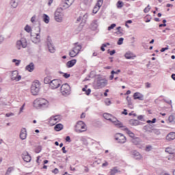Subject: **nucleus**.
<instances>
[{
    "instance_id": "nucleus-27",
    "label": "nucleus",
    "mask_w": 175,
    "mask_h": 175,
    "mask_svg": "<svg viewBox=\"0 0 175 175\" xmlns=\"http://www.w3.org/2000/svg\"><path fill=\"white\" fill-rule=\"evenodd\" d=\"M129 123L131 125H133L134 126H137V125H140V124H142V122H140L139 120L134 119L131 120L129 121Z\"/></svg>"
},
{
    "instance_id": "nucleus-50",
    "label": "nucleus",
    "mask_w": 175,
    "mask_h": 175,
    "mask_svg": "<svg viewBox=\"0 0 175 175\" xmlns=\"http://www.w3.org/2000/svg\"><path fill=\"white\" fill-rule=\"evenodd\" d=\"M63 74V77H64V79H69V77H70V74H68V73H64V72H60Z\"/></svg>"
},
{
    "instance_id": "nucleus-2",
    "label": "nucleus",
    "mask_w": 175,
    "mask_h": 175,
    "mask_svg": "<svg viewBox=\"0 0 175 175\" xmlns=\"http://www.w3.org/2000/svg\"><path fill=\"white\" fill-rule=\"evenodd\" d=\"M40 91V82H39V81L33 82L31 87V92L32 95H34V96L38 95Z\"/></svg>"
},
{
    "instance_id": "nucleus-17",
    "label": "nucleus",
    "mask_w": 175,
    "mask_h": 175,
    "mask_svg": "<svg viewBox=\"0 0 175 175\" xmlns=\"http://www.w3.org/2000/svg\"><path fill=\"white\" fill-rule=\"evenodd\" d=\"M22 158L25 162H31V155H29V153H28V152L23 153Z\"/></svg>"
},
{
    "instance_id": "nucleus-45",
    "label": "nucleus",
    "mask_w": 175,
    "mask_h": 175,
    "mask_svg": "<svg viewBox=\"0 0 175 175\" xmlns=\"http://www.w3.org/2000/svg\"><path fill=\"white\" fill-rule=\"evenodd\" d=\"M25 31H26V32H28L29 33V32H31V28L29 27V25H27L25 27Z\"/></svg>"
},
{
    "instance_id": "nucleus-5",
    "label": "nucleus",
    "mask_w": 175,
    "mask_h": 175,
    "mask_svg": "<svg viewBox=\"0 0 175 175\" xmlns=\"http://www.w3.org/2000/svg\"><path fill=\"white\" fill-rule=\"evenodd\" d=\"M34 103L37 105L38 107L40 109H44L49 107V102L44 98H40L38 100H34Z\"/></svg>"
},
{
    "instance_id": "nucleus-64",
    "label": "nucleus",
    "mask_w": 175,
    "mask_h": 175,
    "mask_svg": "<svg viewBox=\"0 0 175 175\" xmlns=\"http://www.w3.org/2000/svg\"><path fill=\"white\" fill-rule=\"evenodd\" d=\"M90 94H91V89L86 90L85 94L88 96Z\"/></svg>"
},
{
    "instance_id": "nucleus-44",
    "label": "nucleus",
    "mask_w": 175,
    "mask_h": 175,
    "mask_svg": "<svg viewBox=\"0 0 175 175\" xmlns=\"http://www.w3.org/2000/svg\"><path fill=\"white\" fill-rule=\"evenodd\" d=\"M40 151H42V146H38L36 149H35V152L36 154H39V152H40Z\"/></svg>"
},
{
    "instance_id": "nucleus-63",
    "label": "nucleus",
    "mask_w": 175,
    "mask_h": 175,
    "mask_svg": "<svg viewBox=\"0 0 175 175\" xmlns=\"http://www.w3.org/2000/svg\"><path fill=\"white\" fill-rule=\"evenodd\" d=\"M84 173H88V172H90V168H88L87 166H84Z\"/></svg>"
},
{
    "instance_id": "nucleus-16",
    "label": "nucleus",
    "mask_w": 175,
    "mask_h": 175,
    "mask_svg": "<svg viewBox=\"0 0 175 175\" xmlns=\"http://www.w3.org/2000/svg\"><path fill=\"white\" fill-rule=\"evenodd\" d=\"M87 18H88V14L85 13L77 18V23H80V21H81V23H87Z\"/></svg>"
},
{
    "instance_id": "nucleus-34",
    "label": "nucleus",
    "mask_w": 175,
    "mask_h": 175,
    "mask_svg": "<svg viewBox=\"0 0 175 175\" xmlns=\"http://www.w3.org/2000/svg\"><path fill=\"white\" fill-rule=\"evenodd\" d=\"M60 116H52L50 118V121H55V122H59L60 121Z\"/></svg>"
},
{
    "instance_id": "nucleus-36",
    "label": "nucleus",
    "mask_w": 175,
    "mask_h": 175,
    "mask_svg": "<svg viewBox=\"0 0 175 175\" xmlns=\"http://www.w3.org/2000/svg\"><path fill=\"white\" fill-rule=\"evenodd\" d=\"M126 131V133L130 136L132 139L135 138V133H133L131 130L128 129V128H126L124 129Z\"/></svg>"
},
{
    "instance_id": "nucleus-53",
    "label": "nucleus",
    "mask_w": 175,
    "mask_h": 175,
    "mask_svg": "<svg viewBox=\"0 0 175 175\" xmlns=\"http://www.w3.org/2000/svg\"><path fill=\"white\" fill-rule=\"evenodd\" d=\"M151 150H152V146L148 145L146 147V151L149 152L151 151Z\"/></svg>"
},
{
    "instance_id": "nucleus-28",
    "label": "nucleus",
    "mask_w": 175,
    "mask_h": 175,
    "mask_svg": "<svg viewBox=\"0 0 175 175\" xmlns=\"http://www.w3.org/2000/svg\"><path fill=\"white\" fill-rule=\"evenodd\" d=\"M127 105L129 109H133V104L132 103V98L129 96L126 97Z\"/></svg>"
},
{
    "instance_id": "nucleus-3",
    "label": "nucleus",
    "mask_w": 175,
    "mask_h": 175,
    "mask_svg": "<svg viewBox=\"0 0 175 175\" xmlns=\"http://www.w3.org/2000/svg\"><path fill=\"white\" fill-rule=\"evenodd\" d=\"M28 46V42L25 38H21V40H17L16 42V49L17 50H21V49H26Z\"/></svg>"
},
{
    "instance_id": "nucleus-39",
    "label": "nucleus",
    "mask_w": 175,
    "mask_h": 175,
    "mask_svg": "<svg viewBox=\"0 0 175 175\" xmlns=\"http://www.w3.org/2000/svg\"><path fill=\"white\" fill-rule=\"evenodd\" d=\"M116 6L118 8V9H121L123 6H124V2L121 1H118Z\"/></svg>"
},
{
    "instance_id": "nucleus-56",
    "label": "nucleus",
    "mask_w": 175,
    "mask_h": 175,
    "mask_svg": "<svg viewBox=\"0 0 175 175\" xmlns=\"http://www.w3.org/2000/svg\"><path fill=\"white\" fill-rule=\"evenodd\" d=\"M150 5H148L144 10V13H148V12H150Z\"/></svg>"
},
{
    "instance_id": "nucleus-31",
    "label": "nucleus",
    "mask_w": 175,
    "mask_h": 175,
    "mask_svg": "<svg viewBox=\"0 0 175 175\" xmlns=\"http://www.w3.org/2000/svg\"><path fill=\"white\" fill-rule=\"evenodd\" d=\"M53 81V79H51V77L47 76L44 79V84H51V82Z\"/></svg>"
},
{
    "instance_id": "nucleus-18",
    "label": "nucleus",
    "mask_w": 175,
    "mask_h": 175,
    "mask_svg": "<svg viewBox=\"0 0 175 175\" xmlns=\"http://www.w3.org/2000/svg\"><path fill=\"white\" fill-rule=\"evenodd\" d=\"M98 27H99L98 20H94L90 25L91 29H92V31H96V29H98Z\"/></svg>"
},
{
    "instance_id": "nucleus-49",
    "label": "nucleus",
    "mask_w": 175,
    "mask_h": 175,
    "mask_svg": "<svg viewBox=\"0 0 175 175\" xmlns=\"http://www.w3.org/2000/svg\"><path fill=\"white\" fill-rule=\"evenodd\" d=\"M12 170H13L12 167H8V169L6 173H5V175H9L10 174H11Z\"/></svg>"
},
{
    "instance_id": "nucleus-41",
    "label": "nucleus",
    "mask_w": 175,
    "mask_h": 175,
    "mask_svg": "<svg viewBox=\"0 0 175 175\" xmlns=\"http://www.w3.org/2000/svg\"><path fill=\"white\" fill-rule=\"evenodd\" d=\"M165 152H167L168 154H174V150H173L172 148H166Z\"/></svg>"
},
{
    "instance_id": "nucleus-55",
    "label": "nucleus",
    "mask_w": 175,
    "mask_h": 175,
    "mask_svg": "<svg viewBox=\"0 0 175 175\" xmlns=\"http://www.w3.org/2000/svg\"><path fill=\"white\" fill-rule=\"evenodd\" d=\"M91 2H92V0H83V3H85V5H90Z\"/></svg>"
},
{
    "instance_id": "nucleus-54",
    "label": "nucleus",
    "mask_w": 175,
    "mask_h": 175,
    "mask_svg": "<svg viewBox=\"0 0 175 175\" xmlns=\"http://www.w3.org/2000/svg\"><path fill=\"white\" fill-rule=\"evenodd\" d=\"M5 40V37H3V36L0 35V44H2V43H3Z\"/></svg>"
},
{
    "instance_id": "nucleus-32",
    "label": "nucleus",
    "mask_w": 175,
    "mask_h": 175,
    "mask_svg": "<svg viewBox=\"0 0 175 175\" xmlns=\"http://www.w3.org/2000/svg\"><path fill=\"white\" fill-rule=\"evenodd\" d=\"M69 55L72 58H75V57H77V55H79V53L75 51V49H72L71 51H69Z\"/></svg>"
},
{
    "instance_id": "nucleus-42",
    "label": "nucleus",
    "mask_w": 175,
    "mask_h": 175,
    "mask_svg": "<svg viewBox=\"0 0 175 175\" xmlns=\"http://www.w3.org/2000/svg\"><path fill=\"white\" fill-rule=\"evenodd\" d=\"M103 3V0H98L95 6L100 9V6H102Z\"/></svg>"
},
{
    "instance_id": "nucleus-59",
    "label": "nucleus",
    "mask_w": 175,
    "mask_h": 175,
    "mask_svg": "<svg viewBox=\"0 0 175 175\" xmlns=\"http://www.w3.org/2000/svg\"><path fill=\"white\" fill-rule=\"evenodd\" d=\"M59 171L58 170V168H55L53 171L52 173H54V174H58V172Z\"/></svg>"
},
{
    "instance_id": "nucleus-24",
    "label": "nucleus",
    "mask_w": 175,
    "mask_h": 175,
    "mask_svg": "<svg viewBox=\"0 0 175 175\" xmlns=\"http://www.w3.org/2000/svg\"><path fill=\"white\" fill-rule=\"evenodd\" d=\"M175 139V133L171 132L166 136V140L168 142H172V140H174Z\"/></svg>"
},
{
    "instance_id": "nucleus-40",
    "label": "nucleus",
    "mask_w": 175,
    "mask_h": 175,
    "mask_svg": "<svg viewBox=\"0 0 175 175\" xmlns=\"http://www.w3.org/2000/svg\"><path fill=\"white\" fill-rule=\"evenodd\" d=\"M116 29L118 31H117L118 35H124V33H123L124 30L121 29V27H117Z\"/></svg>"
},
{
    "instance_id": "nucleus-61",
    "label": "nucleus",
    "mask_w": 175,
    "mask_h": 175,
    "mask_svg": "<svg viewBox=\"0 0 175 175\" xmlns=\"http://www.w3.org/2000/svg\"><path fill=\"white\" fill-rule=\"evenodd\" d=\"M13 116H14V113H7L5 114V117H12Z\"/></svg>"
},
{
    "instance_id": "nucleus-10",
    "label": "nucleus",
    "mask_w": 175,
    "mask_h": 175,
    "mask_svg": "<svg viewBox=\"0 0 175 175\" xmlns=\"http://www.w3.org/2000/svg\"><path fill=\"white\" fill-rule=\"evenodd\" d=\"M107 85V80L106 79L98 78L96 83V86L98 89L103 88Z\"/></svg>"
},
{
    "instance_id": "nucleus-33",
    "label": "nucleus",
    "mask_w": 175,
    "mask_h": 175,
    "mask_svg": "<svg viewBox=\"0 0 175 175\" xmlns=\"http://www.w3.org/2000/svg\"><path fill=\"white\" fill-rule=\"evenodd\" d=\"M10 5L12 8H13L14 9H16V8L18 6V2L17 1V0H11Z\"/></svg>"
},
{
    "instance_id": "nucleus-14",
    "label": "nucleus",
    "mask_w": 175,
    "mask_h": 175,
    "mask_svg": "<svg viewBox=\"0 0 175 175\" xmlns=\"http://www.w3.org/2000/svg\"><path fill=\"white\" fill-rule=\"evenodd\" d=\"M147 123L148 124L144 126L145 131L152 132V131H154V119H152V120H147Z\"/></svg>"
},
{
    "instance_id": "nucleus-22",
    "label": "nucleus",
    "mask_w": 175,
    "mask_h": 175,
    "mask_svg": "<svg viewBox=\"0 0 175 175\" xmlns=\"http://www.w3.org/2000/svg\"><path fill=\"white\" fill-rule=\"evenodd\" d=\"M134 99H138L139 100H143L144 99V96L139 92H135L133 94Z\"/></svg>"
},
{
    "instance_id": "nucleus-62",
    "label": "nucleus",
    "mask_w": 175,
    "mask_h": 175,
    "mask_svg": "<svg viewBox=\"0 0 175 175\" xmlns=\"http://www.w3.org/2000/svg\"><path fill=\"white\" fill-rule=\"evenodd\" d=\"M66 142H67L68 143H70V142H72V140L70 139V136H67L66 137Z\"/></svg>"
},
{
    "instance_id": "nucleus-46",
    "label": "nucleus",
    "mask_w": 175,
    "mask_h": 175,
    "mask_svg": "<svg viewBox=\"0 0 175 175\" xmlns=\"http://www.w3.org/2000/svg\"><path fill=\"white\" fill-rule=\"evenodd\" d=\"M124 43V38H119L117 44H118L119 46H121V44H122Z\"/></svg>"
},
{
    "instance_id": "nucleus-58",
    "label": "nucleus",
    "mask_w": 175,
    "mask_h": 175,
    "mask_svg": "<svg viewBox=\"0 0 175 175\" xmlns=\"http://www.w3.org/2000/svg\"><path fill=\"white\" fill-rule=\"evenodd\" d=\"M108 53H109L110 55H114L116 54V50H112L110 51V50H108Z\"/></svg>"
},
{
    "instance_id": "nucleus-19",
    "label": "nucleus",
    "mask_w": 175,
    "mask_h": 175,
    "mask_svg": "<svg viewBox=\"0 0 175 175\" xmlns=\"http://www.w3.org/2000/svg\"><path fill=\"white\" fill-rule=\"evenodd\" d=\"M132 155H133V157L134 158V159H137V161H140V159H142V158H143L142 157V154H140L139 152L136 150H133L132 152Z\"/></svg>"
},
{
    "instance_id": "nucleus-4",
    "label": "nucleus",
    "mask_w": 175,
    "mask_h": 175,
    "mask_svg": "<svg viewBox=\"0 0 175 175\" xmlns=\"http://www.w3.org/2000/svg\"><path fill=\"white\" fill-rule=\"evenodd\" d=\"M75 131L77 133H81V132H85L87 131V125L83 121H79L75 126Z\"/></svg>"
},
{
    "instance_id": "nucleus-15",
    "label": "nucleus",
    "mask_w": 175,
    "mask_h": 175,
    "mask_svg": "<svg viewBox=\"0 0 175 175\" xmlns=\"http://www.w3.org/2000/svg\"><path fill=\"white\" fill-rule=\"evenodd\" d=\"M73 2H75V0H63L62 6H63L64 9H68L73 5Z\"/></svg>"
},
{
    "instance_id": "nucleus-25",
    "label": "nucleus",
    "mask_w": 175,
    "mask_h": 175,
    "mask_svg": "<svg viewBox=\"0 0 175 175\" xmlns=\"http://www.w3.org/2000/svg\"><path fill=\"white\" fill-rule=\"evenodd\" d=\"M77 62V59L70 60L66 63V66L67 68H72V66H75V65H76Z\"/></svg>"
},
{
    "instance_id": "nucleus-43",
    "label": "nucleus",
    "mask_w": 175,
    "mask_h": 175,
    "mask_svg": "<svg viewBox=\"0 0 175 175\" xmlns=\"http://www.w3.org/2000/svg\"><path fill=\"white\" fill-rule=\"evenodd\" d=\"M12 62L15 63L16 66H18L20 65L21 60H17V59H13Z\"/></svg>"
},
{
    "instance_id": "nucleus-8",
    "label": "nucleus",
    "mask_w": 175,
    "mask_h": 175,
    "mask_svg": "<svg viewBox=\"0 0 175 175\" xmlns=\"http://www.w3.org/2000/svg\"><path fill=\"white\" fill-rule=\"evenodd\" d=\"M46 44L49 51L52 54H54V53H55V46H54V44H53V41L51 40V38H50V36L47 37Z\"/></svg>"
},
{
    "instance_id": "nucleus-35",
    "label": "nucleus",
    "mask_w": 175,
    "mask_h": 175,
    "mask_svg": "<svg viewBox=\"0 0 175 175\" xmlns=\"http://www.w3.org/2000/svg\"><path fill=\"white\" fill-rule=\"evenodd\" d=\"M131 142L135 146H137L138 144H140V138L139 137L133 138L131 139Z\"/></svg>"
},
{
    "instance_id": "nucleus-21",
    "label": "nucleus",
    "mask_w": 175,
    "mask_h": 175,
    "mask_svg": "<svg viewBox=\"0 0 175 175\" xmlns=\"http://www.w3.org/2000/svg\"><path fill=\"white\" fill-rule=\"evenodd\" d=\"M81 44H79V42H76L74 44V47L72 48V49L76 51L78 54L80 53V51H81Z\"/></svg>"
},
{
    "instance_id": "nucleus-38",
    "label": "nucleus",
    "mask_w": 175,
    "mask_h": 175,
    "mask_svg": "<svg viewBox=\"0 0 175 175\" xmlns=\"http://www.w3.org/2000/svg\"><path fill=\"white\" fill-rule=\"evenodd\" d=\"M169 122H172V124H175V116H170L168 118Z\"/></svg>"
},
{
    "instance_id": "nucleus-20",
    "label": "nucleus",
    "mask_w": 175,
    "mask_h": 175,
    "mask_svg": "<svg viewBox=\"0 0 175 175\" xmlns=\"http://www.w3.org/2000/svg\"><path fill=\"white\" fill-rule=\"evenodd\" d=\"M20 139L25 140L27 139V129H22L20 133Z\"/></svg>"
},
{
    "instance_id": "nucleus-9",
    "label": "nucleus",
    "mask_w": 175,
    "mask_h": 175,
    "mask_svg": "<svg viewBox=\"0 0 175 175\" xmlns=\"http://www.w3.org/2000/svg\"><path fill=\"white\" fill-rule=\"evenodd\" d=\"M60 91L62 95H70V86L68 83H64L61 86Z\"/></svg>"
},
{
    "instance_id": "nucleus-37",
    "label": "nucleus",
    "mask_w": 175,
    "mask_h": 175,
    "mask_svg": "<svg viewBox=\"0 0 175 175\" xmlns=\"http://www.w3.org/2000/svg\"><path fill=\"white\" fill-rule=\"evenodd\" d=\"M116 173H118V170H117V167H114L110 171V175H116Z\"/></svg>"
},
{
    "instance_id": "nucleus-51",
    "label": "nucleus",
    "mask_w": 175,
    "mask_h": 175,
    "mask_svg": "<svg viewBox=\"0 0 175 175\" xmlns=\"http://www.w3.org/2000/svg\"><path fill=\"white\" fill-rule=\"evenodd\" d=\"M99 8L96 7V5L94 6V9H93V13L94 14H96V13H98V12L99 11Z\"/></svg>"
},
{
    "instance_id": "nucleus-60",
    "label": "nucleus",
    "mask_w": 175,
    "mask_h": 175,
    "mask_svg": "<svg viewBox=\"0 0 175 175\" xmlns=\"http://www.w3.org/2000/svg\"><path fill=\"white\" fill-rule=\"evenodd\" d=\"M36 20V15H33L31 18V22L34 23L35 21Z\"/></svg>"
},
{
    "instance_id": "nucleus-29",
    "label": "nucleus",
    "mask_w": 175,
    "mask_h": 175,
    "mask_svg": "<svg viewBox=\"0 0 175 175\" xmlns=\"http://www.w3.org/2000/svg\"><path fill=\"white\" fill-rule=\"evenodd\" d=\"M54 129L56 132H59V131L64 129V125H62V124H57L55 126Z\"/></svg>"
},
{
    "instance_id": "nucleus-23",
    "label": "nucleus",
    "mask_w": 175,
    "mask_h": 175,
    "mask_svg": "<svg viewBox=\"0 0 175 175\" xmlns=\"http://www.w3.org/2000/svg\"><path fill=\"white\" fill-rule=\"evenodd\" d=\"M126 59H135L136 56L133 55V53L131 51L126 52L124 55Z\"/></svg>"
},
{
    "instance_id": "nucleus-48",
    "label": "nucleus",
    "mask_w": 175,
    "mask_h": 175,
    "mask_svg": "<svg viewBox=\"0 0 175 175\" xmlns=\"http://www.w3.org/2000/svg\"><path fill=\"white\" fill-rule=\"evenodd\" d=\"M105 103L107 106H110L111 105V100H110V99L109 98H107L105 100Z\"/></svg>"
},
{
    "instance_id": "nucleus-11",
    "label": "nucleus",
    "mask_w": 175,
    "mask_h": 175,
    "mask_svg": "<svg viewBox=\"0 0 175 175\" xmlns=\"http://www.w3.org/2000/svg\"><path fill=\"white\" fill-rule=\"evenodd\" d=\"M10 79L12 81H20L21 80V75H18V70L12 72Z\"/></svg>"
},
{
    "instance_id": "nucleus-7",
    "label": "nucleus",
    "mask_w": 175,
    "mask_h": 175,
    "mask_svg": "<svg viewBox=\"0 0 175 175\" xmlns=\"http://www.w3.org/2000/svg\"><path fill=\"white\" fill-rule=\"evenodd\" d=\"M36 30L38 33H36V36H31V40L33 43H40V26L36 27Z\"/></svg>"
},
{
    "instance_id": "nucleus-57",
    "label": "nucleus",
    "mask_w": 175,
    "mask_h": 175,
    "mask_svg": "<svg viewBox=\"0 0 175 175\" xmlns=\"http://www.w3.org/2000/svg\"><path fill=\"white\" fill-rule=\"evenodd\" d=\"M154 133H155V135H161V131L159 129H154Z\"/></svg>"
},
{
    "instance_id": "nucleus-26",
    "label": "nucleus",
    "mask_w": 175,
    "mask_h": 175,
    "mask_svg": "<svg viewBox=\"0 0 175 175\" xmlns=\"http://www.w3.org/2000/svg\"><path fill=\"white\" fill-rule=\"evenodd\" d=\"M34 69H35V65L32 62L25 67V70H28V72H33Z\"/></svg>"
},
{
    "instance_id": "nucleus-30",
    "label": "nucleus",
    "mask_w": 175,
    "mask_h": 175,
    "mask_svg": "<svg viewBox=\"0 0 175 175\" xmlns=\"http://www.w3.org/2000/svg\"><path fill=\"white\" fill-rule=\"evenodd\" d=\"M42 18L45 24H49L50 23V16H49V15L44 14L42 16Z\"/></svg>"
},
{
    "instance_id": "nucleus-52",
    "label": "nucleus",
    "mask_w": 175,
    "mask_h": 175,
    "mask_svg": "<svg viewBox=\"0 0 175 175\" xmlns=\"http://www.w3.org/2000/svg\"><path fill=\"white\" fill-rule=\"evenodd\" d=\"M118 73H121V70H118L117 71L112 70L111 72V75H118Z\"/></svg>"
},
{
    "instance_id": "nucleus-12",
    "label": "nucleus",
    "mask_w": 175,
    "mask_h": 175,
    "mask_svg": "<svg viewBox=\"0 0 175 175\" xmlns=\"http://www.w3.org/2000/svg\"><path fill=\"white\" fill-rule=\"evenodd\" d=\"M62 10L61 8H57L55 12V20L57 23H62V13L61 12Z\"/></svg>"
},
{
    "instance_id": "nucleus-13",
    "label": "nucleus",
    "mask_w": 175,
    "mask_h": 175,
    "mask_svg": "<svg viewBox=\"0 0 175 175\" xmlns=\"http://www.w3.org/2000/svg\"><path fill=\"white\" fill-rule=\"evenodd\" d=\"M115 139L121 144H124V143L126 142V137L122 133H117L115 136Z\"/></svg>"
},
{
    "instance_id": "nucleus-6",
    "label": "nucleus",
    "mask_w": 175,
    "mask_h": 175,
    "mask_svg": "<svg viewBox=\"0 0 175 175\" xmlns=\"http://www.w3.org/2000/svg\"><path fill=\"white\" fill-rule=\"evenodd\" d=\"M61 84H62V81L60 79H52L49 85V88L51 90H57V88L61 87Z\"/></svg>"
},
{
    "instance_id": "nucleus-47",
    "label": "nucleus",
    "mask_w": 175,
    "mask_h": 175,
    "mask_svg": "<svg viewBox=\"0 0 175 175\" xmlns=\"http://www.w3.org/2000/svg\"><path fill=\"white\" fill-rule=\"evenodd\" d=\"M116 23L111 24L110 26L108 27V31H111V29H114L116 28Z\"/></svg>"
},
{
    "instance_id": "nucleus-1",
    "label": "nucleus",
    "mask_w": 175,
    "mask_h": 175,
    "mask_svg": "<svg viewBox=\"0 0 175 175\" xmlns=\"http://www.w3.org/2000/svg\"><path fill=\"white\" fill-rule=\"evenodd\" d=\"M103 117L105 120H107L108 121H110L111 122L114 124V125H116L117 128L124 127V125L122 124V123H121L118 120H117L116 117L111 116V114L105 113L103 114Z\"/></svg>"
}]
</instances>
